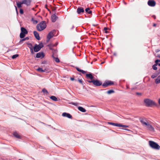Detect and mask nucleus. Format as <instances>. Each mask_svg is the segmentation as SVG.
<instances>
[{"label":"nucleus","mask_w":160,"mask_h":160,"mask_svg":"<svg viewBox=\"0 0 160 160\" xmlns=\"http://www.w3.org/2000/svg\"><path fill=\"white\" fill-rule=\"evenodd\" d=\"M46 27V22L45 21H42L38 24L37 25V29L39 31H41L44 29Z\"/></svg>","instance_id":"f257e3e1"},{"label":"nucleus","mask_w":160,"mask_h":160,"mask_svg":"<svg viewBox=\"0 0 160 160\" xmlns=\"http://www.w3.org/2000/svg\"><path fill=\"white\" fill-rule=\"evenodd\" d=\"M144 102L146 107H152V106L156 105V103L154 102L149 99H145Z\"/></svg>","instance_id":"f03ea898"},{"label":"nucleus","mask_w":160,"mask_h":160,"mask_svg":"<svg viewBox=\"0 0 160 160\" xmlns=\"http://www.w3.org/2000/svg\"><path fill=\"white\" fill-rule=\"evenodd\" d=\"M149 144L150 146L153 148L159 150L160 148V146H159L156 142L150 141H149Z\"/></svg>","instance_id":"7ed1b4c3"},{"label":"nucleus","mask_w":160,"mask_h":160,"mask_svg":"<svg viewBox=\"0 0 160 160\" xmlns=\"http://www.w3.org/2000/svg\"><path fill=\"white\" fill-rule=\"evenodd\" d=\"M113 84V82L111 81H107L105 82L102 84V86L104 88H106L109 85H112Z\"/></svg>","instance_id":"20e7f679"},{"label":"nucleus","mask_w":160,"mask_h":160,"mask_svg":"<svg viewBox=\"0 0 160 160\" xmlns=\"http://www.w3.org/2000/svg\"><path fill=\"white\" fill-rule=\"evenodd\" d=\"M156 3L154 0H148V4L149 6L153 7L156 5Z\"/></svg>","instance_id":"39448f33"},{"label":"nucleus","mask_w":160,"mask_h":160,"mask_svg":"<svg viewBox=\"0 0 160 160\" xmlns=\"http://www.w3.org/2000/svg\"><path fill=\"white\" fill-rule=\"evenodd\" d=\"M93 84L96 86H99L102 84V82L98 79L93 80Z\"/></svg>","instance_id":"423d86ee"},{"label":"nucleus","mask_w":160,"mask_h":160,"mask_svg":"<svg viewBox=\"0 0 160 160\" xmlns=\"http://www.w3.org/2000/svg\"><path fill=\"white\" fill-rule=\"evenodd\" d=\"M56 32L55 30H53L52 31H51L49 33L47 36V37H48L49 39H51L52 38L53 36H55V32Z\"/></svg>","instance_id":"0eeeda50"},{"label":"nucleus","mask_w":160,"mask_h":160,"mask_svg":"<svg viewBox=\"0 0 160 160\" xmlns=\"http://www.w3.org/2000/svg\"><path fill=\"white\" fill-rule=\"evenodd\" d=\"M44 57V55L43 52H40L36 54V58H40L42 59Z\"/></svg>","instance_id":"6e6552de"},{"label":"nucleus","mask_w":160,"mask_h":160,"mask_svg":"<svg viewBox=\"0 0 160 160\" xmlns=\"http://www.w3.org/2000/svg\"><path fill=\"white\" fill-rule=\"evenodd\" d=\"M77 12L78 14H80L84 12V10L83 8L79 7L77 9Z\"/></svg>","instance_id":"1a4fd4ad"},{"label":"nucleus","mask_w":160,"mask_h":160,"mask_svg":"<svg viewBox=\"0 0 160 160\" xmlns=\"http://www.w3.org/2000/svg\"><path fill=\"white\" fill-rule=\"evenodd\" d=\"M146 126H147V128L148 130L152 132L154 131V128L151 125L147 123V125Z\"/></svg>","instance_id":"9d476101"},{"label":"nucleus","mask_w":160,"mask_h":160,"mask_svg":"<svg viewBox=\"0 0 160 160\" xmlns=\"http://www.w3.org/2000/svg\"><path fill=\"white\" fill-rule=\"evenodd\" d=\"M22 2L23 4H25L27 6H29L30 5L31 1L30 0H22Z\"/></svg>","instance_id":"9b49d317"},{"label":"nucleus","mask_w":160,"mask_h":160,"mask_svg":"<svg viewBox=\"0 0 160 160\" xmlns=\"http://www.w3.org/2000/svg\"><path fill=\"white\" fill-rule=\"evenodd\" d=\"M62 115L64 117H66L69 118H72V115L69 113L66 112H63L62 113Z\"/></svg>","instance_id":"f8f14e48"},{"label":"nucleus","mask_w":160,"mask_h":160,"mask_svg":"<svg viewBox=\"0 0 160 160\" xmlns=\"http://www.w3.org/2000/svg\"><path fill=\"white\" fill-rule=\"evenodd\" d=\"M33 34L35 38L38 40H40V38L39 33L36 31H33Z\"/></svg>","instance_id":"ddd939ff"},{"label":"nucleus","mask_w":160,"mask_h":160,"mask_svg":"<svg viewBox=\"0 0 160 160\" xmlns=\"http://www.w3.org/2000/svg\"><path fill=\"white\" fill-rule=\"evenodd\" d=\"M34 51L35 52H37L41 49L39 46L37 44H35L33 47Z\"/></svg>","instance_id":"4468645a"},{"label":"nucleus","mask_w":160,"mask_h":160,"mask_svg":"<svg viewBox=\"0 0 160 160\" xmlns=\"http://www.w3.org/2000/svg\"><path fill=\"white\" fill-rule=\"evenodd\" d=\"M57 18L58 17L55 14H53L51 16V19L52 22H55L56 21Z\"/></svg>","instance_id":"2eb2a0df"},{"label":"nucleus","mask_w":160,"mask_h":160,"mask_svg":"<svg viewBox=\"0 0 160 160\" xmlns=\"http://www.w3.org/2000/svg\"><path fill=\"white\" fill-rule=\"evenodd\" d=\"M140 122L142 124L143 126H146V125H147L148 123L146 122L145 121H146V120L145 119L143 118H140Z\"/></svg>","instance_id":"dca6fc26"},{"label":"nucleus","mask_w":160,"mask_h":160,"mask_svg":"<svg viewBox=\"0 0 160 160\" xmlns=\"http://www.w3.org/2000/svg\"><path fill=\"white\" fill-rule=\"evenodd\" d=\"M21 32L24 34H27L28 33V31L24 27H22L21 28Z\"/></svg>","instance_id":"f3484780"},{"label":"nucleus","mask_w":160,"mask_h":160,"mask_svg":"<svg viewBox=\"0 0 160 160\" xmlns=\"http://www.w3.org/2000/svg\"><path fill=\"white\" fill-rule=\"evenodd\" d=\"M86 77L88 78H89L91 80L93 79L94 78V77L92 75V73H89L88 74H86Z\"/></svg>","instance_id":"a211bd4d"},{"label":"nucleus","mask_w":160,"mask_h":160,"mask_svg":"<svg viewBox=\"0 0 160 160\" xmlns=\"http://www.w3.org/2000/svg\"><path fill=\"white\" fill-rule=\"evenodd\" d=\"M159 74L157 71L153 73V74L151 76V78H154Z\"/></svg>","instance_id":"6ab92c4d"},{"label":"nucleus","mask_w":160,"mask_h":160,"mask_svg":"<svg viewBox=\"0 0 160 160\" xmlns=\"http://www.w3.org/2000/svg\"><path fill=\"white\" fill-rule=\"evenodd\" d=\"M155 82L157 84L160 83V75L158 76L157 78L155 79Z\"/></svg>","instance_id":"aec40b11"},{"label":"nucleus","mask_w":160,"mask_h":160,"mask_svg":"<svg viewBox=\"0 0 160 160\" xmlns=\"http://www.w3.org/2000/svg\"><path fill=\"white\" fill-rule=\"evenodd\" d=\"M78 108L79 111L83 112H86V109L82 107L79 106L78 107Z\"/></svg>","instance_id":"412c9836"},{"label":"nucleus","mask_w":160,"mask_h":160,"mask_svg":"<svg viewBox=\"0 0 160 160\" xmlns=\"http://www.w3.org/2000/svg\"><path fill=\"white\" fill-rule=\"evenodd\" d=\"M13 135L15 137L18 138H21V136L16 132H14Z\"/></svg>","instance_id":"4be33fe9"},{"label":"nucleus","mask_w":160,"mask_h":160,"mask_svg":"<svg viewBox=\"0 0 160 160\" xmlns=\"http://www.w3.org/2000/svg\"><path fill=\"white\" fill-rule=\"evenodd\" d=\"M108 123L110 125H111L114 126H117V127H119V123H115L113 122H108Z\"/></svg>","instance_id":"5701e85b"},{"label":"nucleus","mask_w":160,"mask_h":160,"mask_svg":"<svg viewBox=\"0 0 160 160\" xmlns=\"http://www.w3.org/2000/svg\"><path fill=\"white\" fill-rule=\"evenodd\" d=\"M85 12L89 14H91L92 13V11L90 10L89 8H87L85 9Z\"/></svg>","instance_id":"b1692460"},{"label":"nucleus","mask_w":160,"mask_h":160,"mask_svg":"<svg viewBox=\"0 0 160 160\" xmlns=\"http://www.w3.org/2000/svg\"><path fill=\"white\" fill-rule=\"evenodd\" d=\"M29 39V38L28 37H26L25 38H23L22 39H21L20 40V41L19 42V44H21L22 43V41L28 40Z\"/></svg>","instance_id":"393cba45"},{"label":"nucleus","mask_w":160,"mask_h":160,"mask_svg":"<svg viewBox=\"0 0 160 160\" xmlns=\"http://www.w3.org/2000/svg\"><path fill=\"white\" fill-rule=\"evenodd\" d=\"M50 98L52 100L54 101H58L57 98L54 96H52L50 97Z\"/></svg>","instance_id":"a878e982"},{"label":"nucleus","mask_w":160,"mask_h":160,"mask_svg":"<svg viewBox=\"0 0 160 160\" xmlns=\"http://www.w3.org/2000/svg\"><path fill=\"white\" fill-rule=\"evenodd\" d=\"M115 92L114 90H109L107 92V93L108 94H110L112 93H114Z\"/></svg>","instance_id":"bb28decb"},{"label":"nucleus","mask_w":160,"mask_h":160,"mask_svg":"<svg viewBox=\"0 0 160 160\" xmlns=\"http://www.w3.org/2000/svg\"><path fill=\"white\" fill-rule=\"evenodd\" d=\"M17 5L18 8H20L22 7V4H23L22 3V2H17Z\"/></svg>","instance_id":"cd10ccee"},{"label":"nucleus","mask_w":160,"mask_h":160,"mask_svg":"<svg viewBox=\"0 0 160 160\" xmlns=\"http://www.w3.org/2000/svg\"><path fill=\"white\" fill-rule=\"evenodd\" d=\"M52 57L55 59V61L56 62H60L58 58L55 57L53 55H52Z\"/></svg>","instance_id":"c85d7f7f"},{"label":"nucleus","mask_w":160,"mask_h":160,"mask_svg":"<svg viewBox=\"0 0 160 160\" xmlns=\"http://www.w3.org/2000/svg\"><path fill=\"white\" fill-rule=\"evenodd\" d=\"M25 34H24V33L21 32L20 34V38H23L25 37Z\"/></svg>","instance_id":"c756f323"},{"label":"nucleus","mask_w":160,"mask_h":160,"mask_svg":"<svg viewBox=\"0 0 160 160\" xmlns=\"http://www.w3.org/2000/svg\"><path fill=\"white\" fill-rule=\"evenodd\" d=\"M37 70L40 72H45V70H43L42 68H39L37 69Z\"/></svg>","instance_id":"7c9ffc66"},{"label":"nucleus","mask_w":160,"mask_h":160,"mask_svg":"<svg viewBox=\"0 0 160 160\" xmlns=\"http://www.w3.org/2000/svg\"><path fill=\"white\" fill-rule=\"evenodd\" d=\"M42 91L43 92L46 93V94H48V92L45 88H43Z\"/></svg>","instance_id":"2f4dec72"},{"label":"nucleus","mask_w":160,"mask_h":160,"mask_svg":"<svg viewBox=\"0 0 160 160\" xmlns=\"http://www.w3.org/2000/svg\"><path fill=\"white\" fill-rule=\"evenodd\" d=\"M129 127L128 126L122 125L121 124H119V127H122L124 128H128Z\"/></svg>","instance_id":"473e14b6"},{"label":"nucleus","mask_w":160,"mask_h":160,"mask_svg":"<svg viewBox=\"0 0 160 160\" xmlns=\"http://www.w3.org/2000/svg\"><path fill=\"white\" fill-rule=\"evenodd\" d=\"M38 46H39L40 49H41V48H43L44 46L43 45L42 43H40L38 45Z\"/></svg>","instance_id":"72a5a7b5"},{"label":"nucleus","mask_w":160,"mask_h":160,"mask_svg":"<svg viewBox=\"0 0 160 160\" xmlns=\"http://www.w3.org/2000/svg\"><path fill=\"white\" fill-rule=\"evenodd\" d=\"M51 44H49L47 45V46L49 48L50 50H52L53 49V47L52 46Z\"/></svg>","instance_id":"f704fd0d"},{"label":"nucleus","mask_w":160,"mask_h":160,"mask_svg":"<svg viewBox=\"0 0 160 160\" xmlns=\"http://www.w3.org/2000/svg\"><path fill=\"white\" fill-rule=\"evenodd\" d=\"M18 56V54H15L12 56V58L15 59Z\"/></svg>","instance_id":"c9c22d12"},{"label":"nucleus","mask_w":160,"mask_h":160,"mask_svg":"<svg viewBox=\"0 0 160 160\" xmlns=\"http://www.w3.org/2000/svg\"><path fill=\"white\" fill-rule=\"evenodd\" d=\"M69 103L71 104H72V105H74L75 106H77L78 104V103L77 102L75 103V102H69Z\"/></svg>","instance_id":"e433bc0d"},{"label":"nucleus","mask_w":160,"mask_h":160,"mask_svg":"<svg viewBox=\"0 0 160 160\" xmlns=\"http://www.w3.org/2000/svg\"><path fill=\"white\" fill-rule=\"evenodd\" d=\"M57 52V51L56 50L53 49L52 50V53L54 55V54H55Z\"/></svg>","instance_id":"4c0bfd02"},{"label":"nucleus","mask_w":160,"mask_h":160,"mask_svg":"<svg viewBox=\"0 0 160 160\" xmlns=\"http://www.w3.org/2000/svg\"><path fill=\"white\" fill-rule=\"evenodd\" d=\"M78 81L81 84H82V85H84V83L82 81V79H78Z\"/></svg>","instance_id":"58836bf2"},{"label":"nucleus","mask_w":160,"mask_h":160,"mask_svg":"<svg viewBox=\"0 0 160 160\" xmlns=\"http://www.w3.org/2000/svg\"><path fill=\"white\" fill-rule=\"evenodd\" d=\"M29 48L30 49V52H31V53L32 54H34V52L33 51L32 48L31 47H29Z\"/></svg>","instance_id":"ea45409f"},{"label":"nucleus","mask_w":160,"mask_h":160,"mask_svg":"<svg viewBox=\"0 0 160 160\" xmlns=\"http://www.w3.org/2000/svg\"><path fill=\"white\" fill-rule=\"evenodd\" d=\"M152 68L154 70H157V68L156 66H155V65H153L152 66Z\"/></svg>","instance_id":"a19ab883"},{"label":"nucleus","mask_w":160,"mask_h":160,"mask_svg":"<svg viewBox=\"0 0 160 160\" xmlns=\"http://www.w3.org/2000/svg\"><path fill=\"white\" fill-rule=\"evenodd\" d=\"M27 44L28 45V47L29 48V47H31L32 48V45L31 43H27Z\"/></svg>","instance_id":"79ce46f5"},{"label":"nucleus","mask_w":160,"mask_h":160,"mask_svg":"<svg viewBox=\"0 0 160 160\" xmlns=\"http://www.w3.org/2000/svg\"><path fill=\"white\" fill-rule=\"evenodd\" d=\"M51 45H52V46L53 47H55V46H56L58 44V43H55L54 44H51Z\"/></svg>","instance_id":"37998d69"},{"label":"nucleus","mask_w":160,"mask_h":160,"mask_svg":"<svg viewBox=\"0 0 160 160\" xmlns=\"http://www.w3.org/2000/svg\"><path fill=\"white\" fill-rule=\"evenodd\" d=\"M20 13L21 14H22L23 13V10L22 9H20Z\"/></svg>","instance_id":"c03bdc74"},{"label":"nucleus","mask_w":160,"mask_h":160,"mask_svg":"<svg viewBox=\"0 0 160 160\" xmlns=\"http://www.w3.org/2000/svg\"><path fill=\"white\" fill-rule=\"evenodd\" d=\"M87 81L89 82H90V83H93V80H87Z\"/></svg>","instance_id":"a18cd8bd"},{"label":"nucleus","mask_w":160,"mask_h":160,"mask_svg":"<svg viewBox=\"0 0 160 160\" xmlns=\"http://www.w3.org/2000/svg\"><path fill=\"white\" fill-rule=\"evenodd\" d=\"M160 62V59H157L155 61V62L158 63V62Z\"/></svg>","instance_id":"49530a36"},{"label":"nucleus","mask_w":160,"mask_h":160,"mask_svg":"<svg viewBox=\"0 0 160 160\" xmlns=\"http://www.w3.org/2000/svg\"><path fill=\"white\" fill-rule=\"evenodd\" d=\"M76 70L78 72H81V69H80L78 68V67H76Z\"/></svg>","instance_id":"de8ad7c7"},{"label":"nucleus","mask_w":160,"mask_h":160,"mask_svg":"<svg viewBox=\"0 0 160 160\" xmlns=\"http://www.w3.org/2000/svg\"><path fill=\"white\" fill-rule=\"evenodd\" d=\"M80 72H81L83 74H85L86 73V72L83 70H81Z\"/></svg>","instance_id":"09e8293b"},{"label":"nucleus","mask_w":160,"mask_h":160,"mask_svg":"<svg viewBox=\"0 0 160 160\" xmlns=\"http://www.w3.org/2000/svg\"><path fill=\"white\" fill-rule=\"evenodd\" d=\"M38 22L37 20H35L33 21V22L34 24H37L38 23Z\"/></svg>","instance_id":"8fccbe9b"},{"label":"nucleus","mask_w":160,"mask_h":160,"mask_svg":"<svg viewBox=\"0 0 160 160\" xmlns=\"http://www.w3.org/2000/svg\"><path fill=\"white\" fill-rule=\"evenodd\" d=\"M136 94L138 95H142V93H141L137 92L136 93Z\"/></svg>","instance_id":"3c124183"},{"label":"nucleus","mask_w":160,"mask_h":160,"mask_svg":"<svg viewBox=\"0 0 160 160\" xmlns=\"http://www.w3.org/2000/svg\"><path fill=\"white\" fill-rule=\"evenodd\" d=\"M50 39H49V38L47 37V42H48L49 41Z\"/></svg>","instance_id":"603ef678"},{"label":"nucleus","mask_w":160,"mask_h":160,"mask_svg":"<svg viewBox=\"0 0 160 160\" xmlns=\"http://www.w3.org/2000/svg\"><path fill=\"white\" fill-rule=\"evenodd\" d=\"M160 51V50L159 49H157L155 50V52H158Z\"/></svg>","instance_id":"864d4df0"},{"label":"nucleus","mask_w":160,"mask_h":160,"mask_svg":"<svg viewBox=\"0 0 160 160\" xmlns=\"http://www.w3.org/2000/svg\"><path fill=\"white\" fill-rule=\"evenodd\" d=\"M158 63H157V62H155V64H154L153 65L154 66L155 65V66L157 67V65H158Z\"/></svg>","instance_id":"5fc2aeb1"},{"label":"nucleus","mask_w":160,"mask_h":160,"mask_svg":"<svg viewBox=\"0 0 160 160\" xmlns=\"http://www.w3.org/2000/svg\"><path fill=\"white\" fill-rule=\"evenodd\" d=\"M158 63H157V62H155V64H154L153 65L154 66L155 65V66L157 67V65H158Z\"/></svg>","instance_id":"6e6d98bb"},{"label":"nucleus","mask_w":160,"mask_h":160,"mask_svg":"<svg viewBox=\"0 0 160 160\" xmlns=\"http://www.w3.org/2000/svg\"><path fill=\"white\" fill-rule=\"evenodd\" d=\"M108 28L107 27H104V30L105 31L107 30Z\"/></svg>","instance_id":"4d7b16f0"},{"label":"nucleus","mask_w":160,"mask_h":160,"mask_svg":"<svg viewBox=\"0 0 160 160\" xmlns=\"http://www.w3.org/2000/svg\"><path fill=\"white\" fill-rule=\"evenodd\" d=\"M74 28V26L73 25L72 27V28H70V30H72L73 29V28Z\"/></svg>","instance_id":"13d9d810"},{"label":"nucleus","mask_w":160,"mask_h":160,"mask_svg":"<svg viewBox=\"0 0 160 160\" xmlns=\"http://www.w3.org/2000/svg\"><path fill=\"white\" fill-rule=\"evenodd\" d=\"M159 74H160V68L157 71Z\"/></svg>","instance_id":"bf43d9fd"},{"label":"nucleus","mask_w":160,"mask_h":160,"mask_svg":"<svg viewBox=\"0 0 160 160\" xmlns=\"http://www.w3.org/2000/svg\"><path fill=\"white\" fill-rule=\"evenodd\" d=\"M45 8H47L48 10V11L49 10V9L47 7V5H45Z\"/></svg>","instance_id":"052dcab7"},{"label":"nucleus","mask_w":160,"mask_h":160,"mask_svg":"<svg viewBox=\"0 0 160 160\" xmlns=\"http://www.w3.org/2000/svg\"><path fill=\"white\" fill-rule=\"evenodd\" d=\"M152 17L154 18V19H155L156 18V16L155 15H153Z\"/></svg>","instance_id":"680f3d73"},{"label":"nucleus","mask_w":160,"mask_h":160,"mask_svg":"<svg viewBox=\"0 0 160 160\" xmlns=\"http://www.w3.org/2000/svg\"><path fill=\"white\" fill-rule=\"evenodd\" d=\"M70 79L72 81H73L74 80V78H71Z\"/></svg>","instance_id":"e2e57ef3"},{"label":"nucleus","mask_w":160,"mask_h":160,"mask_svg":"<svg viewBox=\"0 0 160 160\" xmlns=\"http://www.w3.org/2000/svg\"><path fill=\"white\" fill-rule=\"evenodd\" d=\"M123 129L125 130L128 131H130V130L129 129Z\"/></svg>","instance_id":"0e129e2a"},{"label":"nucleus","mask_w":160,"mask_h":160,"mask_svg":"<svg viewBox=\"0 0 160 160\" xmlns=\"http://www.w3.org/2000/svg\"><path fill=\"white\" fill-rule=\"evenodd\" d=\"M113 55H114V56H116V55H117V54H116V53L114 52V53H113Z\"/></svg>","instance_id":"69168bd1"},{"label":"nucleus","mask_w":160,"mask_h":160,"mask_svg":"<svg viewBox=\"0 0 160 160\" xmlns=\"http://www.w3.org/2000/svg\"><path fill=\"white\" fill-rule=\"evenodd\" d=\"M156 26V24H155V23H154L153 24V26L154 27H155Z\"/></svg>","instance_id":"338daca9"},{"label":"nucleus","mask_w":160,"mask_h":160,"mask_svg":"<svg viewBox=\"0 0 160 160\" xmlns=\"http://www.w3.org/2000/svg\"><path fill=\"white\" fill-rule=\"evenodd\" d=\"M32 21L33 22V21H34V19L33 18H32L31 19Z\"/></svg>","instance_id":"774afa93"}]
</instances>
